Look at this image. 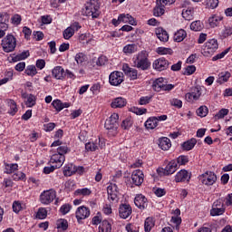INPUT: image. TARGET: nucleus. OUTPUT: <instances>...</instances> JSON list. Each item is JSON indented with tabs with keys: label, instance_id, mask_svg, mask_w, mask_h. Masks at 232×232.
Masks as SVG:
<instances>
[{
	"label": "nucleus",
	"instance_id": "nucleus-62",
	"mask_svg": "<svg viewBox=\"0 0 232 232\" xmlns=\"http://www.w3.org/2000/svg\"><path fill=\"white\" fill-rule=\"evenodd\" d=\"M227 113H229V110L227 109H221L216 115L215 118L216 119H224L226 117V115H227Z\"/></svg>",
	"mask_w": 232,
	"mask_h": 232
},
{
	"label": "nucleus",
	"instance_id": "nucleus-27",
	"mask_svg": "<svg viewBox=\"0 0 232 232\" xmlns=\"http://www.w3.org/2000/svg\"><path fill=\"white\" fill-rule=\"evenodd\" d=\"M63 173L64 177H72V175H75V165L73 163H68L63 167Z\"/></svg>",
	"mask_w": 232,
	"mask_h": 232
},
{
	"label": "nucleus",
	"instance_id": "nucleus-7",
	"mask_svg": "<svg viewBox=\"0 0 232 232\" xmlns=\"http://www.w3.org/2000/svg\"><path fill=\"white\" fill-rule=\"evenodd\" d=\"M217 50H218V42L217 39H210L205 44L203 48V55H205V57H209L213 55Z\"/></svg>",
	"mask_w": 232,
	"mask_h": 232
},
{
	"label": "nucleus",
	"instance_id": "nucleus-42",
	"mask_svg": "<svg viewBox=\"0 0 232 232\" xmlns=\"http://www.w3.org/2000/svg\"><path fill=\"white\" fill-rule=\"evenodd\" d=\"M156 52L159 55H173L172 48L158 47Z\"/></svg>",
	"mask_w": 232,
	"mask_h": 232
},
{
	"label": "nucleus",
	"instance_id": "nucleus-4",
	"mask_svg": "<svg viewBox=\"0 0 232 232\" xmlns=\"http://www.w3.org/2000/svg\"><path fill=\"white\" fill-rule=\"evenodd\" d=\"M1 46L5 53H10L15 50V46H17V39L14 34H9L2 39Z\"/></svg>",
	"mask_w": 232,
	"mask_h": 232
},
{
	"label": "nucleus",
	"instance_id": "nucleus-24",
	"mask_svg": "<svg viewBox=\"0 0 232 232\" xmlns=\"http://www.w3.org/2000/svg\"><path fill=\"white\" fill-rule=\"evenodd\" d=\"M10 21V14L6 12L0 13V28L8 30V23Z\"/></svg>",
	"mask_w": 232,
	"mask_h": 232
},
{
	"label": "nucleus",
	"instance_id": "nucleus-58",
	"mask_svg": "<svg viewBox=\"0 0 232 232\" xmlns=\"http://www.w3.org/2000/svg\"><path fill=\"white\" fill-rule=\"evenodd\" d=\"M205 5L208 8H211L213 10L218 6V0H206Z\"/></svg>",
	"mask_w": 232,
	"mask_h": 232
},
{
	"label": "nucleus",
	"instance_id": "nucleus-2",
	"mask_svg": "<svg viewBox=\"0 0 232 232\" xmlns=\"http://www.w3.org/2000/svg\"><path fill=\"white\" fill-rule=\"evenodd\" d=\"M85 15L97 19L101 15V4L99 0H88L85 3Z\"/></svg>",
	"mask_w": 232,
	"mask_h": 232
},
{
	"label": "nucleus",
	"instance_id": "nucleus-53",
	"mask_svg": "<svg viewBox=\"0 0 232 232\" xmlns=\"http://www.w3.org/2000/svg\"><path fill=\"white\" fill-rule=\"evenodd\" d=\"M46 217H48V211L46 210V208H39L36 214V218H39L40 220H44V218H45Z\"/></svg>",
	"mask_w": 232,
	"mask_h": 232
},
{
	"label": "nucleus",
	"instance_id": "nucleus-22",
	"mask_svg": "<svg viewBox=\"0 0 232 232\" xmlns=\"http://www.w3.org/2000/svg\"><path fill=\"white\" fill-rule=\"evenodd\" d=\"M177 169H179V165L177 164V160H173L163 169V175H173Z\"/></svg>",
	"mask_w": 232,
	"mask_h": 232
},
{
	"label": "nucleus",
	"instance_id": "nucleus-32",
	"mask_svg": "<svg viewBox=\"0 0 232 232\" xmlns=\"http://www.w3.org/2000/svg\"><path fill=\"white\" fill-rule=\"evenodd\" d=\"M196 144L197 139L191 138L190 140L183 142L182 149L185 150V151H190V150H193V148H195Z\"/></svg>",
	"mask_w": 232,
	"mask_h": 232
},
{
	"label": "nucleus",
	"instance_id": "nucleus-37",
	"mask_svg": "<svg viewBox=\"0 0 232 232\" xmlns=\"http://www.w3.org/2000/svg\"><path fill=\"white\" fill-rule=\"evenodd\" d=\"M7 104L9 106V110H8L9 115L14 116L15 115V113H17V111H19V109L17 108V103H15L14 100H9Z\"/></svg>",
	"mask_w": 232,
	"mask_h": 232
},
{
	"label": "nucleus",
	"instance_id": "nucleus-15",
	"mask_svg": "<svg viewBox=\"0 0 232 232\" xmlns=\"http://www.w3.org/2000/svg\"><path fill=\"white\" fill-rule=\"evenodd\" d=\"M201 95L202 92H200V89H198V87H194L191 89L190 92L186 94V99L188 102H195V101H198V99H200Z\"/></svg>",
	"mask_w": 232,
	"mask_h": 232
},
{
	"label": "nucleus",
	"instance_id": "nucleus-60",
	"mask_svg": "<svg viewBox=\"0 0 232 232\" xmlns=\"http://www.w3.org/2000/svg\"><path fill=\"white\" fill-rule=\"evenodd\" d=\"M183 74L185 75H193L194 72H197V67L195 65H188L184 69Z\"/></svg>",
	"mask_w": 232,
	"mask_h": 232
},
{
	"label": "nucleus",
	"instance_id": "nucleus-44",
	"mask_svg": "<svg viewBox=\"0 0 232 232\" xmlns=\"http://www.w3.org/2000/svg\"><path fill=\"white\" fill-rule=\"evenodd\" d=\"M24 73H26L29 77H34V75H37V68L35 65H28L24 70Z\"/></svg>",
	"mask_w": 232,
	"mask_h": 232
},
{
	"label": "nucleus",
	"instance_id": "nucleus-13",
	"mask_svg": "<svg viewBox=\"0 0 232 232\" xmlns=\"http://www.w3.org/2000/svg\"><path fill=\"white\" fill-rule=\"evenodd\" d=\"M168 66H169V62L164 57L155 60L152 63V68L158 72L168 70Z\"/></svg>",
	"mask_w": 232,
	"mask_h": 232
},
{
	"label": "nucleus",
	"instance_id": "nucleus-41",
	"mask_svg": "<svg viewBox=\"0 0 232 232\" xmlns=\"http://www.w3.org/2000/svg\"><path fill=\"white\" fill-rule=\"evenodd\" d=\"M36 102H37V98L35 97V95L29 94L27 96L25 105L27 106V108H34V106H35Z\"/></svg>",
	"mask_w": 232,
	"mask_h": 232
},
{
	"label": "nucleus",
	"instance_id": "nucleus-57",
	"mask_svg": "<svg viewBox=\"0 0 232 232\" xmlns=\"http://www.w3.org/2000/svg\"><path fill=\"white\" fill-rule=\"evenodd\" d=\"M151 99H153V96H142L140 98L139 104H140V106L150 104V102H151Z\"/></svg>",
	"mask_w": 232,
	"mask_h": 232
},
{
	"label": "nucleus",
	"instance_id": "nucleus-39",
	"mask_svg": "<svg viewBox=\"0 0 232 232\" xmlns=\"http://www.w3.org/2000/svg\"><path fill=\"white\" fill-rule=\"evenodd\" d=\"M58 231H66L68 229V220L66 219H58L56 222Z\"/></svg>",
	"mask_w": 232,
	"mask_h": 232
},
{
	"label": "nucleus",
	"instance_id": "nucleus-6",
	"mask_svg": "<svg viewBox=\"0 0 232 232\" xmlns=\"http://www.w3.org/2000/svg\"><path fill=\"white\" fill-rule=\"evenodd\" d=\"M55 198H57V191L53 188L44 190L40 195V202L44 206H49Z\"/></svg>",
	"mask_w": 232,
	"mask_h": 232
},
{
	"label": "nucleus",
	"instance_id": "nucleus-26",
	"mask_svg": "<svg viewBox=\"0 0 232 232\" xmlns=\"http://www.w3.org/2000/svg\"><path fill=\"white\" fill-rule=\"evenodd\" d=\"M224 19L220 14H213L208 18V24L211 28H217L220 24V22Z\"/></svg>",
	"mask_w": 232,
	"mask_h": 232
},
{
	"label": "nucleus",
	"instance_id": "nucleus-55",
	"mask_svg": "<svg viewBox=\"0 0 232 232\" xmlns=\"http://www.w3.org/2000/svg\"><path fill=\"white\" fill-rule=\"evenodd\" d=\"M226 213V208H212L210 210V215L212 217H218L220 215H224Z\"/></svg>",
	"mask_w": 232,
	"mask_h": 232
},
{
	"label": "nucleus",
	"instance_id": "nucleus-45",
	"mask_svg": "<svg viewBox=\"0 0 232 232\" xmlns=\"http://www.w3.org/2000/svg\"><path fill=\"white\" fill-rule=\"evenodd\" d=\"M164 5H157L156 7H154L153 9V15L155 17H160V15H164Z\"/></svg>",
	"mask_w": 232,
	"mask_h": 232
},
{
	"label": "nucleus",
	"instance_id": "nucleus-47",
	"mask_svg": "<svg viewBox=\"0 0 232 232\" xmlns=\"http://www.w3.org/2000/svg\"><path fill=\"white\" fill-rule=\"evenodd\" d=\"M208 113H209V109H208L206 106H200L198 110H197V115L198 117H207Z\"/></svg>",
	"mask_w": 232,
	"mask_h": 232
},
{
	"label": "nucleus",
	"instance_id": "nucleus-59",
	"mask_svg": "<svg viewBox=\"0 0 232 232\" xmlns=\"http://www.w3.org/2000/svg\"><path fill=\"white\" fill-rule=\"evenodd\" d=\"M52 106L56 110V111H62L63 102H61V100H54L52 102Z\"/></svg>",
	"mask_w": 232,
	"mask_h": 232
},
{
	"label": "nucleus",
	"instance_id": "nucleus-9",
	"mask_svg": "<svg viewBox=\"0 0 232 232\" xmlns=\"http://www.w3.org/2000/svg\"><path fill=\"white\" fill-rule=\"evenodd\" d=\"M109 82L111 86H119L124 82V73L122 72L114 71L109 76Z\"/></svg>",
	"mask_w": 232,
	"mask_h": 232
},
{
	"label": "nucleus",
	"instance_id": "nucleus-17",
	"mask_svg": "<svg viewBox=\"0 0 232 232\" xmlns=\"http://www.w3.org/2000/svg\"><path fill=\"white\" fill-rule=\"evenodd\" d=\"M52 75L54 77V79H57L58 81H64L66 77V72L64 71V68L63 66H55L52 70Z\"/></svg>",
	"mask_w": 232,
	"mask_h": 232
},
{
	"label": "nucleus",
	"instance_id": "nucleus-38",
	"mask_svg": "<svg viewBox=\"0 0 232 232\" xmlns=\"http://www.w3.org/2000/svg\"><path fill=\"white\" fill-rule=\"evenodd\" d=\"M230 77H231V72H222L218 74V82H219V84H224V82H227V81H229Z\"/></svg>",
	"mask_w": 232,
	"mask_h": 232
},
{
	"label": "nucleus",
	"instance_id": "nucleus-30",
	"mask_svg": "<svg viewBox=\"0 0 232 232\" xmlns=\"http://www.w3.org/2000/svg\"><path fill=\"white\" fill-rule=\"evenodd\" d=\"M19 169V165L17 163H5V173L7 175H12V173H15Z\"/></svg>",
	"mask_w": 232,
	"mask_h": 232
},
{
	"label": "nucleus",
	"instance_id": "nucleus-33",
	"mask_svg": "<svg viewBox=\"0 0 232 232\" xmlns=\"http://www.w3.org/2000/svg\"><path fill=\"white\" fill-rule=\"evenodd\" d=\"M98 229L99 232H111V223L108 220H103L100 224Z\"/></svg>",
	"mask_w": 232,
	"mask_h": 232
},
{
	"label": "nucleus",
	"instance_id": "nucleus-63",
	"mask_svg": "<svg viewBox=\"0 0 232 232\" xmlns=\"http://www.w3.org/2000/svg\"><path fill=\"white\" fill-rule=\"evenodd\" d=\"M170 105L180 110V108H182V101L173 98L170 100Z\"/></svg>",
	"mask_w": 232,
	"mask_h": 232
},
{
	"label": "nucleus",
	"instance_id": "nucleus-5",
	"mask_svg": "<svg viewBox=\"0 0 232 232\" xmlns=\"http://www.w3.org/2000/svg\"><path fill=\"white\" fill-rule=\"evenodd\" d=\"M173 88H175V85L168 84V82L164 78H158L152 83L154 92H171Z\"/></svg>",
	"mask_w": 232,
	"mask_h": 232
},
{
	"label": "nucleus",
	"instance_id": "nucleus-49",
	"mask_svg": "<svg viewBox=\"0 0 232 232\" xmlns=\"http://www.w3.org/2000/svg\"><path fill=\"white\" fill-rule=\"evenodd\" d=\"M30 57V52L24 51L22 53L17 54L15 57L13 58V61H24V59H28Z\"/></svg>",
	"mask_w": 232,
	"mask_h": 232
},
{
	"label": "nucleus",
	"instance_id": "nucleus-8",
	"mask_svg": "<svg viewBox=\"0 0 232 232\" xmlns=\"http://www.w3.org/2000/svg\"><path fill=\"white\" fill-rule=\"evenodd\" d=\"M108 193V200L111 202V204H115L119 202V187L115 183H110L107 187Z\"/></svg>",
	"mask_w": 232,
	"mask_h": 232
},
{
	"label": "nucleus",
	"instance_id": "nucleus-10",
	"mask_svg": "<svg viewBox=\"0 0 232 232\" xmlns=\"http://www.w3.org/2000/svg\"><path fill=\"white\" fill-rule=\"evenodd\" d=\"M90 215H91L90 208L84 206L79 207L75 212V217L79 224H81L82 220H86V218H88Z\"/></svg>",
	"mask_w": 232,
	"mask_h": 232
},
{
	"label": "nucleus",
	"instance_id": "nucleus-52",
	"mask_svg": "<svg viewBox=\"0 0 232 232\" xmlns=\"http://www.w3.org/2000/svg\"><path fill=\"white\" fill-rule=\"evenodd\" d=\"M190 30H193V32H200V30H202V22L200 21L192 22L190 24Z\"/></svg>",
	"mask_w": 232,
	"mask_h": 232
},
{
	"label": "nucleus",
	"instance_id": "nucleus-20",
	"mask_svg": "<svg viewBox=\"0 0 232 232\" xmlns=\"http://www.w3.org/2000/svg\"><path fill=\"white\" fill-rule=\"evenodd\" d=\"M191 176L186 169L179 170L175 176V182H189Z\"/></svg>",
	"mask_w": 232,
	"mask_h": 232
},
{
	"label": "nucleus",
	"instance_id": "nucleus-34",
	"mask_svg": "<svg viewBox=\"0 0 232 232\" xmlns=\"http://www.w3.org/2000/svg\"><path fill=\"white\" fill-rule=\"evenodd\" d=\"M156 126H159L157 117H150L145 121V128L147 130H155Z\"/></svg>",
	"mask_w": 232,
	"mask_h": 232
},
{
	"label": "nucleus",
	"instance_id": "nucleus-51",
	"mask_svg": "<svg viewBox=\"0 0 232 232\" xmlns=\"http://www.w3.org/2000/svg\"><path fill=\"white\" fill-rule=\"evenodd\" d=\"M74 32H73V28L72 27H67L63 33V38L68 40V39H72V37H73L74 35Z\"/></svg>",
	"mask_w": 232,
	"mask_h": 232
},
{
	"label": "nucleus",
	"instance_id": "nucleus-31",
	"mask_svg": "<svg viewBox=\"0 0 232 232\" xmlns=\"http://www.w3.org/2000/svg\"><path fill=\"white\" fill-rule=\"evenodd\" d=\"M137 50H139V47L137 46V44H129L123 47L122 52L126 55H130L131 53H135V52H137Z\"/></svg>",
	"mask_w": 232,
	"mask_h": 232
},
{
	"label": "nucleus",
	"instance_id": "nucleus-12",
	"mask_svg": "<svg viewBox=\"0 0 232 232\" xmlns=\"http://www.w3.org/2000/svg\"><path fill=\"white\" fill-rule=\"evenodd\" d=\"M122 72L127 77H129V79H130V81H137V79H139V71L130 67L128 63H124L122 65Z\"/></svg>",
	"mask_w": 232,
	"mask_h": 232
},
{
	"label": "nucleus",
	"instance_id": "nucleus-50",
	"mask_svg": "<svg viewBox=\"0 0 232 232\" xmlns=\"http://www.w3.org/2000/svg\"><path fill=\"white\" fill-rule=\"evenodd\" d=\"M13 179L14 180H23L24 182L26 181V174L24 172L18 171L13 174Z\"/></svg>",
	"mask_w": 232,
	"mask_h": 232
},
{
	"label": "nucleus",
	"instance_id": "nucleus-18",
	"mask_svg": "<svg viewBox=\"0 0 232 232\" xmlns=\"http://www.w3.org/2000/svg\"><path fill=\"white\" fill-rule=\"evenodd\" d=\"M132 209L131 206L128 204H121L119 208V216L121 218L126 219L130 215H131Z\"/></svg>",
	"mask_w": 232,
	"mask_h": 232
},
{
	"label": "nucleus",
	"instance_id": "nucleus-43",
	"mask_svg": "<svg viewBox=\"0 0 232 232\" xmlns=\"http://www.w3.org/2000/svg\"><path fill=\"white\" fill-rule=\"evenodd\" d=\"M182 17L186 21H191V19H193V8L183 9Z\"/></svg>",
	"mask_w": 232,
	"mask_h": 232
},
{
	"label": "nucleus",
	"instance_id": "nucleus-36",
	"mask_svg": "<svg viewBox=\"0 0 232 232\" xmlns=\"http://www.w3.org/2000/svg\"><path fill=\"white\" fill-rule=\"evenodd\" d=\"M75 197H90L92 195V189L88 188H78L74 191Z\"/></svg>",
	"mask_w": 232,
	"mask_h": 232
},
{
	"label": "nucleus",
	"instance_id": "nucleus-61",
	"mask_svg": "<svg viewBox=\"0 0 232 232\" xmlns=\"http://www.w3.org/2000/svg\"><path fill=\"white\" fill-rule=\"evenodd\" d=\"M71 209H72V205L64 204L60 208V213H62V215H68Z\"/></svg>",
	"mask_w": 232,
	"mask_h": 232
},
{
	"label": "nucleus",
	"instance_id": "nucleus-19",
	"mask_svg": "<svg viewBox=\"0 0 232 232\" xmlns=\"http://www.w3.org/2000/svg\"><path fill=\"white\" fill-rule=\"evenodd\" d=\"M64 160H66V157L64 155L55 153L51 157L50 162L51 164H55V168H61L63 164H64Z\"/></svg>",
	"mask_w": 232,
	"mask_h": 232
},
{
	"label": "nucleus",
	"instance_id": "nucleus-64",
	"mask_svg": "<svg viewBox=\"0 0 232 232\" xmlns=\"http://www.w3.org/2000/svg\"><path fill=\"white\" fill-rule=\"evenodd\" d=\"M21 14H14L11 18V22L13 24H15L17 26V24H21Z\"/></svg>",
	"mask_w": 232,
	"mask_h": 232
},
{
	"label": "nucleus",
	"instance_id": "nucleus-54",
	"mask_svg": "<svg viewBox=\"0 0 232 232\" xmlns=\"http://www.w3.org/2000/svg\"><path fill=\"white\" fill-rule=\"evenodd\" d=\"M230 35H232V26L231 25L225 26L221 32V36L224 37V39H226Z\"/></svg>",
	"mask_w": 232,
	"mask_h": 232
},
{
	"label": "nucleus",
	"instance_id": "nucleus-46",
	"mask_svg": "<svg viewBox=\"0 0 232 232\" xmlns=\"http://www.w3.org/2000/svg\"><path fill=\"white\" fill-rule=\"evenodd\" d=\"M133 126V120L131 118H127L122 121L121 127L122 130H130Z\"/></svg>",
	"mask_w": 232,
	"mask_h": 232
},
{
	"label": "nucleus",
	"instance_id": "nucleus-16",
	"mask_svg": "<svg viewBox=\"0 0 232 232\" xmlns=\"http://www.w3.org/2000/svg\"><path fill=\"white\" fill-rule=\"evenodd\" d=\"M134 204L139 209H146L148 208V198L142 194L136 195Z\"/></svg>",
	"mask_w": 232,
	"mask_h": 232
},
{
	"label": "nucleus",
	"instance_id": "nucleus-1",
	"mask_svg": "<svg viewBox=\"0 0 232 232\" xmlns=\"http://www.w3.org/2000/svg\"><path fill=\"white\" fill-rule=\"evenodd\" d=\"M134 68L146 72L151 68V62L150 61V54L146 51H140L132 58Z\"/></svg>",
	"mask_w": 232,
	"mask_h": 232
},
{
	"label": "nucleus",
	"instance_id": "nucleus-40",
	"mask_svg": "<svg viewBox=\"0 0 232 232\" xmlns=\"http://www.w3.org/2000/svg\"><path fill=\"white\" fill-rule=\"evenodd\" d=\"M74 61L77 63V64L82 65L84 63H86V61H88V56H86V54L83 53H78L74 57Z\"/></svg>",
	"mask_w": 232,
	"mask_h": 232
},
{
	"label": "nucleus",
	"instance_id": "nucleus-14",
	"mask_svg": "<svg viewBox=\"0 0 232 232\" xmlns=\"http://www.w3.org/2000/svg\"><path fill=\"white\" fill-rule=\"evenodd\" d=\"M131 181L134 186H142L144 182V172L140 169H136L131 174Z\"/></svg>",
	"mask_w": 232,
	"mask_h": 232
},
{
	"label": "nucleus",
	"instance_id": "nucleus-21",
	"mask_svg": "<svg viewBox=\"0 0 232 232\" xmlns=\"http://www.w3.org/2000/svg\"><path fill=\"white\" fill-rule=\"evenodd\" d=\"M99 148H104V143L101 141V139L95 140V142H88L85 144L86 151H97Z\"/></svg>",
	"mask_w": 232,
	"mask_h": 232
},
{
	"label": "nucleus",
	"instance_id": "nucleus-29",
	"mask_svg": "<svg viewBox=\"0 0 232 232\" xmlns=\"http://www.w3.org/2000/svg\"><path fill=\"white\" fill-rule=\"evenodd\" d=\"M120 21H121V23L131 24L132 26H135V24H137L135 18H133V16H131L128 14H120Z\"/></svg>",
	"mask_w": 232,
	"mask_h": 232
},
{
	"label": "nucleus",
	"instance_id": "nucleus-23",
	"mask_svg": "<svg viewBox=\"0 0 232 232\" xmlns=\"http://www.w3.org/2000/svg\"><path fill=\"white\" fill-rule=\"evenodd\" d=\"M156 36L161 43H168L169 41V34H168V32L164 30L162 27H158L155 30Z\"/></svg>",
	"mask_w": 232,
	"mask_h": 232
},
{
	"label": "nucleus",
	"instance_id": "nucleus-11",
	"mask_svg": "<svg viewBox=\"0 0 232 232\" xmlns=\"http://www.w3.org/2000/svg\"><path fill=\"white\" fill-rule=\"evenodd\" d=\"M200 180L205 186H213L217 182V175L214 172H206L200 176Z\"/></svg>",
	"mask_w": 232,
	"mask_h": 232
},
{
	"label": "nucleus",
	"instance_id": "nucleus-48",
	"mask_svg": "<svg viewBox=\"0 0 232 232\" xmlns=\"http://www.w3.org/2000/svg\"><path fill=\"white\" fill-rule=\"evenodd\" d=\"M176 162L178 166H186L189 162V158L188 156L181 155L177 160Z\"/></svg>",
	"mask_w": 232,
	"mask_h": 232
},
{
	"label": "nucleus",
	"instance_id": "nucleus-56",
	"mask_svg": "<svg viewBox=\"0 0 232 232\" xmlns=\"http://www.w3.org/2000/svg\"><path fill=\"white\" fill-rule=\"evenodd\" d=\"M153 220L150 218H146L145 223H144V229L145 232H150L151 231V227H153Z\"/></svg>",
	"mask_w": 232,
	"mask_h": 232
},
{
	"label": "nucleus",
	"instance_id": "nucleus-35",
	"mask_svg": "<svg viewBox=\"0 0 232 232\" xmlns=\"http://www.w3.org/2000/svg\"><path fill=\"white\" fill-rule=\"evenodd\" d=\"M187 35L188 34L183 29H180L174 34V41L176 43H182V41L186 39Z\"/></svg>",
	"mask_w": 232,
	"mask_h": 232
},
{
	"label": "nucleus",
	"instance_id": "nucleus-25",
	"mask_svg": "<svg viewBox=\"0 0 232 232\" xmlns=\"http://www.w3.org/2000/svg\"><path fill=\"white\" fill-rule=\"evenodd\" d=\"M159 147L163 151H168L169 148H171V140H169L168 137H162L159 139Z\"/></svg>",
	"mask_w": 232,
	"mask_h": 232
},
{
	"label": "nucleus",
	"instance_id": "nucleus-28",
	"mask_svg": "<svg viewBox=\"0 0 232 232\" xmlns=\"http://www.w3.org/2000/svg\"><path fill=\"white\" fill-rule=\"evenodd\" d=\"M126 104H127L126 99L122 97H118L112 100L111 106V108H124Z\"/></svg>",
	"mask_w": 232,
	"mask_h": 232
},
{
	"label": "nucleus",
	"instance_id": "nucleus-3",
	"mask_svg": "<svg viewBox=\"0 0 232 232\" xmlns=\"http://www.w3.org/2000/svg\"><path fill=\"white\" fill-rule=\"evenodd\" d=\"M104 128L108 130L109 135L115 137L119 128V114L113 113L105 121Z\"/></svg>",
	"mask_w": 232,
	"mask_h": 232
}]
</instances>
